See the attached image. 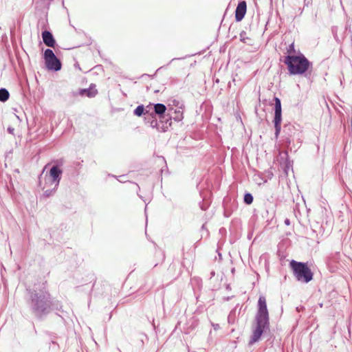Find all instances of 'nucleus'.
I'll use <instances>...</instances> for the list:
<instances>
[{"label": "nucleus", "mask_w": 352, "mask_h": 352, "mask_svg": "<svg viewBox=\"0 0 352 352\" xmlns=\"http://www.w3.org/2000/svg\"><path fill=\"white\" fill-rule=\"evenodd\" d=\"M270 316L265 297L261 296L258 300L257 311L252 325V333L249 341L252 345L258 342L262 336L270 330Z\"/></svg>", "instance_id": "f257e3e1"}, {"label": "nucleus", "mask_w": 352, "mask_h": 352, "mask_svg": "<svg viewBox=\"0 0 352 352\" xmlns=\"http://www.w3.org/2000/svg\"><path fill=\"white\" fill-rule=\"evenodd\" d=\"M285 64L290 75H305L307 77L313 69V63L305 56L299 52L297 55H287L285 57Z\"/></svg>", "instance_id": "f03ea898"}, {"label": "nucleus", "mask_w": 352, "mask_h": 352, "mask_svg": "<svg viewBox=\"0 0 352 352\" xmlns=\"http://www.w3.org/2000/svg\"><path fill=\"white\" fill-rule=\"evenodd\" d=\"M30 306L35 315L41 316L50 311L51 300L45 290H34L31 293Z\"/></svg>", "instance_id": "7ed1b4c3"}, {"label": "nucleus", "mask_w": 352, "mask_h": 352, "mask_svg": "<svg viewBox=\"0 0 352 352\" xmlns=\"http://www.w3.org/2000/svg\"><path fill=\"white\" fill-rule=\"evenodd\" d=\"M289 266L292 270L294 276L298 282L308 283L312 280L314 273L307 263L292 260Z\"/></svg>", "instance_id": "20e7f679"}, {"label": "nucleus", "mask_w": 352, "mask_h": 352, "mask_svg": "<svg viewBox=\"0 0 352 352\" xmlns=\"http://www.w3.org/2000/svg\"><path fill=\"white\" fill-rule=\"evenodd\" d=\"M274 117L273 123L274 125V138L277 140L279 137L281 131V122H282V107L281 101L278 97H274Z\"/></svg>", "instance_id": "39448f33"}, {"label": "nucleus", "mask_w": 352, "mask_h": 352, "mask_svg": "<svg viewBox=\"0 0 352 352\" xmlns=\"http://www.w3.org/2000/svg\"><path fill=\"white\" fill-rule=\"evenodd\" d=\"M44 58L46 67L49 70L58 71L61 69L60 61L56 58L52 50H45Z\"/></svg>", "instance_id": "423d86ee"}, {"label": "nucleus", "mask_w": 352, "mask_h": 352, "mask_svg": "<svg viewBox=\"0 0 352 352\" xmlns=\"http://www.w3.org/2000/svg\"><path fill=\"white\" fill-rule=\"evenodd\" d=\"M62 170L58 166H53L51 168L49 178L50 179L51 184H54V190H56L59 185Z\"/></svg>", "instance_id": "0eeeda50"}, {"label": "nucleus", "mask_w": 352, "mask_h": 352, "mask_svg": "<svg viewBox=\"0 0 352 352\" xmlns=\"http://www.w3.org/2000/svg\"><path fill=\"white\" fill-rule=\"evenodd\" d=\"M247 10V3L245 1H239L235 10V20L236 22L242 21Z\"/></svg>", "instance_id": "6e6552de"}, {"label": "nucleus", "mask_w": 352, "mask_h": 352, "mask_svg": "<svg viewBox=\"0 0 352 352\" xmlns=\"http://www.w3.org/2000/svg\"><path fill=\"white\" fill-rule=\"evenodd\" d=\"M42 38L44 43L50 47H53L55 45L56 41L54 38L52 34L49 31H44L42 33Z\"/></svg>", "instance_id": "1a4fd4ad"}, {"label": "nucleus", "mask_w": 352, "mask_h": 352, "mask_svg": "<svg viewBox=\"0 0 352 352\" xmlns=\"http://www.w3.org/2000/svg\"><path fill=\"white\" fill-rule=\"evenodd\" d=\"M166 110V107L164 104L157 103L154 105V111L155 114L162 117V116L165 113Z\"/></svg>", "instance_id": "9d476101"}, {"label": "nucleus", "mask_w": 352, "mask_h": 352, "mask_svg": "<svg viewBox=\"0 0 352 352\" xmlns=\"http://www.w3.org/2000/svg\"><path fill=\"white\" fill-rule=\"evenodd\" d=\"M184 104L183 102H180L179 101H177V123L179 121H182L184 118L183 113H184Z\"/></svg>", "instance_id": "9b49d317"}, {"label": "nucleus", "mask_w": 352, "mask_h": 352, "mask_svg": "<svg viewBox=\"0 0 352 352\" xmlns=\"http://www.w3.org/2000/svg\"><path fill=\"white\" fill-rule=\"evenodd\" d=\"M98 93L97 89L95 87H90L88 89H83L81 91L82 94H86L87 96L89 98L94 97Z\"/></svg>", "instance_id": "f8f14e48"}, {"label": "nucleus", "mask_w": 352, "mask_h": 352, "mask_svg": "<svg viewBox=\"0 0 352 352\" xmlns=\"http://www.w3.org/2000/svg\"><path fill=\"white\" fill-rule=\"evenodd\" d=\"M9 92L6 89H0V101L6 102L9 98Z\"/></svg>", "instance_id": "ddd939ff"}, {"label": "nucleus", "mask_w": 352, "mask_h": 352, "mask_svg": "<svg viewBox=\"0 0 352 352\" xmlns=\"http://www.w3.org/2000/svg\"><path fill=\"white\" fill-rule=\"evenodd\" d=\"M254 200L253 195L250 192H245L243 196V202L247 205H250Z\"/></svg>", "instance_id": "4468645a"}, {"label": "nucleus", "mask_w": 352, "mask_h": 352, "mask_svg": "<svg viewBox=\"0 0 352 352\" xmlns=\"http://www.w3.org/2000/svg\"><path fill=\"white\" fill-rule=\"evenodd\" d=\"M144 108L143 105H139L134 110V114L137 116H141L144 113Z\"/></svg>", "instance_id": "2eb2a0df"}, {"label": "nucleus", "mask_w": 352, "mask_h": 352, "mask_svg": "<svg viewBox=\"0 0 352 352\" xmlns=\"http://www.w3.org/2000/svg\"><path fill=\"white\" fill-rule=\"evenodd\" d=\"M210 206L209 201L205 199V197L203 198V201L199 203L200 208L202 210H206Z\"/></svg>", "instance_id": "dca6fc26"}, {"label": "nucleus", "mask_w": 352, "mask_h": 352, "mask_svg": "<svg viewBox=\"0 0 352 352\" xmlns=\"http://www.w3.org/2000/svg\"><path fill=\"white\" fill-rule=\"evenodd\" d=\"M287 52L289 54L288 55H292V54H294V53L296 52L295 46H294V43H291L288 46V47L287 49Z\"/></svg>", "instance_id": "f3484780"}, {"label": "nucleus", "mask_w": 352, "mask_h": 352, "mask_svg": "<svg viewBox=\"0 0 352 352\" xmlns=\"http://www.w3.org/2000/svg\"><path fill=\"white\" fill-rule=\"evenodd\" d=\"M246 32L245 31H242L239 36H240V41L243 42V43H245V39L248 38L246 36Z\"/></svg>", "instance_id": "a211bd4d"}, {"label": "nucleus", "mask_w": 352, "mask_h": 352, "mask_svg": "<svg viewBox=\"0 0 352 352\" xmlns=\"http://www.w3.org/2000/svg\"><path fill=\"white\" fill-rule=\"evenodd\" d=\"M54 192H55V190H54V189L52 190H46L45 192H44V195L46 196V197H50Z\"/></svg>", "instance_id": "6ab92c4d"}, {"label": "nucleus", "mask_w": 352, "mask_h": 352, "mask_svg": "<svg viewBox=\"0 0 352 352\" xmlns=\"http://www.w3.org/2000/svg\"><path fill=\"white\" fill-rule=\"evenodd\" d=\"M7 131L10 134L14 135V129L13 127L9 126Z\"/></svg>", "instance_id": "aec40b11"}, {"label": "nucleus", "mask_w": 352, "mask_h": 352, "mask_svg": "<svg viewBox=\"0 0 352 352\" xmlns=\"http://www.w3.org/2000/svg\"><path fill=\"white\" fill-rule=\"evenodd\" d=\"M284 223L286 226H289L291 223V221L289 219L287 218L285 219Z\"/></svg>", "instance_id": "412c9836"}, {"label": "nucleus", "mask_w": 352, "mask_h": 352, "mask_svg": "<svg viewBox=\"0 0 352 352\" xmlns=\"http://www.w3.org/2000/svg\"><path fill=\"white\" fill-rule=\"evenodd\" d=\"M213 327L215 330L219 329L220 328L219 324H213Z\"/></svg>", "instance_id": "4be33fe9"}, {"label": "nucleus", "mask_w": 352, "mask_h": 352, "mask_svg": "<svg viewBox=\"0 0 352 352\" xmlns=\"http://www.w3.org/2000/svg\"><path fill=\"white\" fill-rule=\"evenodd\" d=\"M156 124H157V121H156V120H153V121L151 122V126H153V127H154V126H156Z\"/></svg>", "instance_id": "5701e85b"}, {"label": "nucleus", "mask_w": 352, "mask_h": 352, "mask_svg": "<svg viewBox=\"0 0 352 352\" xmlns=\"http://www.w3.org/2000/svg\"><path fill=\"white\" fill-rule=\"evenodd\" d=\"M303 309H304V307H296V310H297L298 311H301V310H302Z\"/></svg>", "instance_id": "b1692460"}, {"label": "nucleus", "mask_w": 352, "mask_h": 352, "mask_svg": "<svg viewBox=\"0 0 352 352\" xmlns=\"http://www.w3.org/2000/svg\"><path fill=\"white\" fill-rule=\"evenodd\" d=\"M224 215L227 217H228L230 216V214H228V212H227L226 211L224 212Z\"/></svg>", "instance_id": "393cba45"}, {"label": "nucleus", "mask_w": 352, "mask_h": 352, "mask_svg": "<svg viewBox=\"0 0 352 352\" xmlns=\"http://www.w3.org/2000/svg\"><path fill=\"white\" fill-rule=\"evenodd\" d=\"M290 142H290L289 139V138H287V143H288V144H290Z\"/></svg>", "instance_id": "a878e982"}, {"label": "nucleus", "mask_w": 352, "mask_h": 352, "mask_svg": "<svg viewBox=\"0 0 352 352\" xmlns=\"http://www.w3.org/2000/svg\"><path fill=\"white\" fill-rule=\"evenodd\" d=\"M214 274H215V273H214V272H211V276H214Z\"/></svg>", "instance_id": "bb28decb"}, {"label": "nucleus", "mask_w": 352, "mask_h": 352, "mask_svg": "<svg viewBox=\"0 0 352 352\" xmlns=\"http://www.w3.org/2000/svg\"><path fill=\"white\" fill-rule=\"evenodd\" d=\"M231 314V313L230 314ZM230 315L228 316V322H230Z\"/></svg>", "instance_id": "cd10ccee"}, {"label": "nucleus", "mask_w": 352, "mask_h": 352, "mask_svg": "<svg viewBox=\"0 0 352 352\" xmlns=\"http://www.w3.org/2000/svg\"><path fill=\"white\" fill-rule=\"evenodd\" d=\"M202 229H205V225L204 224L201 227Z\"/></svg>", "instance_id": "c85d7f7f"}]
</instances>
